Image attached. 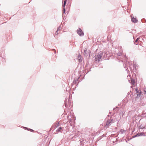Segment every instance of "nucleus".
Returning a JSON list of instances; mask_svg holds the SVG:
<instances>
[{"label": "nucleus", "mask_w": 146, "mask_h": 146, "mask_svg": "<svg viewBox=\"0 0 146 146\" xmlns=\"http://www.w3.org/2000/svg\"><path fill=\"white\" fill-rule=\"evenodd\" d=\"M81 56H80V55L79 56L78 58L79 59L78 60H79V61H80V62L81 61V60H80V59H79V58H80V59L81 58Z\"/></svg>", "instance_id": "obj_23"}, {"label": "nucleus", "mask_w": 146, "mask_h": 146, "mask_svg": "<svg viewBox=\"0 0 146 146\" xmlns=\"http://www.w3.org/2000/svg\"><path fill=\"white\" fill-rule=\"evenodd\" d=\"M145 94L146 93V91H145Z\"/></svg>", "instance_id": "obj_27"}, {"label": "nucleus", "mask_w": 146, "mask_h": 146, "mask_svg": "<svg viewBox=\"0 0 146 146\" xmlns=\"http://www.w3.org/2000/svg\"><path fill=\"white\" fill-rule=\"evenodd\" d=\"M120 132H121V133L123 134L124 132H125V130L124 129H121L120 130Z\"/></svg>", "instance_id": "obj_19"}, {"label": "nucleus", "mask_w": 146, "mask_h": 146, "mask_svg": "<svg viewBox=\"0 0 146 146\" xmlns=\"http://www.w3.org/2000/svg\"><path fill=\"white\" fill-rule=\"evenodd\" d=\"M139 38H138L136 39V40H135V42H134V43L135 42H137V41L138 40H139Z\"/></svg>", "instance_id": "obj_22"}, {"label": "nucleus", "mask_w": 146, "mask_h": 146, "mask_svg": "<svg viewBox=\"0 0 146 146\" xmlns=\"http://www.w3.org/2000/svg\"><path fill=\"white\" fill-rule=\"evenodd\" d=\"M115 120L112 119H108L106 122L104 127L105 128H107L113 123L115 122Z\"/></svg>", "instance_id": "obj_2"}, {"label": "nucleus", "mask_w": 146, "mask_h": 146, "mask_svg": "<svg viewBox=\"0 0 146 146\" xmlns=\"http://www.w3.org/2000/svg\"><path fill=\"white\" fill-rule=\"evenodd\" d=\"M68 104V102H67V100L66 99V100H65V103H64V104H65V107H67V105H68V104Z\"/></svg>", "instance_id": "obj_13"}, {"label": "nucleus", "mask_w": 146, "mask_h": 146, "mask_svg": "<svg viewBox=\"0 0 146 146\" xmlns=\"http://www.w3.org/2000/svg\"><path fill=\"white\" fill-rule=\"evenodd\" d=\"M60 29H61V26H60V25L59 27H58L57 29V31H59L60 30Z\"/></svg>", "instance_id": "obj_20"}, {"label": "nucleus", "mask_w": 146, "mask_h": 146, "mask_svg": "<svg viewBox=\"0 0 146 146\" xmlns=\"http://www.w3.org/2000/svg\"><path fill=\"white\" fill-rule=\"evenodd\" d=\"M104 54H105V53H102V52H99L95 57V61H96L98 60V61H100V59L102 56V55Z\"/></svg>", "instance_id": "obj_3"}, {"label": "nucleus", "mask_w": 146, "mask_h": 146, "mask_svg": "<svg viewBox=\"0 0 146 146\" xmlns=\"http://www.w3.org/2000/svg\"><path fill=\"white\" fill-rule=\"evenodd\" d=\"M102 53H104L105 54H104L102 55V56H103L104 58H107L108 56H109L110 55L109 54V52H102Z\"/></svg>", "instance_id": "obj_5"}, {"label": "nucleus", "mask_w": 146, "mask_h": 146, "mask_svg": "<svg viewBox=\"0 0 146 146\" xmlns=\"http://www.w3.org/2000/svg\"><path fill=\"white\" fill-rule=\"evenodd\" d=\"M124 59H125V58H126V57H125V56H124Z\"/></svg>", "instance_id": "obj_24"}, {"label": "nucleus", "mask_w": 146, "mask_h": 146, "mask_svg": "<svg viewBox=\"0 0 146 146\" xmlns=\"http://www.w3.org/2000/svg\"><path fill=\"white\" fill-rule=\"evenodd\" d=\"M80 78V77H78V78L74 79L73 82L74 84H75L77 83V81H78Z\"/></svg>", "instance_id": "obj_9"}, {"label": "nucleus", "mask_w": 146, "mask_h": 146, "mask_svg": "<svg viewBox=\"0 0 146 146\" xmlns=\"http://www.w3.org/2000/svg\"><path fill=\"white\" fill-rule=\"evenodd\" d=\"M131 19L132 21L134 23H136L137 22V20L136 18H134L133 16H131Z\"/></svg>", "instance_id": "obj_7"}, {"label": "nucleus", "mask_w": 146, "mask_h": 146, "mask_svg": "<svg viewBox=\"0 0 146 146\" xmlns=\"http://www.w3.org/2000/svg\"><path fill=\"white\" fill-rule=\"evenodd\" d=\"M77 32L79 35L82 36L84 35V33L80 28H79L77 30Z\"/></svg>", "instance_id": "obj_4"}, {"label": "nucleus", "mask_w": 146, "mask_h": 146, "mask_svg": "<svg viewBox=\"0 0 146 146\" xmlns=\"http://www.w3.org/2000/svg\"><path fill=\"white\" fill-rule=\"evenodd\" d=\"M135 90L136 91V92L137 93V97L136 98H138L140 96L141 93V92L139 91H138L137 90V88L135 89Z\"/></svg>", "instance_id": "obj_8"}, {"label": "nucleus", "mask_w": 146, "mask_h": 146, "mask_svg": "<svg viewBox=\"0 0 146 146\" xmlns=\"http://www.w3.org/2000/svg\"><path fill=\"white\" fill-rule=\"evenodd\" d=\"M132 87H133V86H131V88H132Z\"/></svg>", "instance_id": "obj_25"}, {"label": "nucleus", "mask_w": 146, "mask_h": 146, "mask_svg": "<svg viewBox=\"0 0 146 146\" xmlns=\"http://www.w3.org/2000/svg\"><path fill=\"white\" fill-rule=\"evenodd\" d=\"M67 0H65L64 3H63V10L62 12V14L63 13H64L65 12V6L66 4V1Z\"/></svg>", "instance_id": "obj_6"}, {"label": "nucleus", "mask_w": 146, "mask_h": 146, "mask_svg": "<svg viewBox=\"0 0 146 146\" xmlns=\"http://www.w3.org/2000/svg\"><path fill=\"white\" fill-rule=\"evenodd\" d=\"M59 33V32H58V31L57 30V31H56L55 33V35H58Z\"/></svg>", "instance_id": "obj_21"}, {"label": "nucleus", "mask_w": 146, "mask_h": 146, "mask_svg": "<svg viewBox=\"0 0 146 146\" xmlns=\"http://www.w3.org/2000/svg\"><path fill=\"white\" fill-rule=\"evenodd\" d=\"M115 108H113V110H115Z\"/></svg>", "instance_id": "obj_26"}, {"label": "nucleus", "mask_w": 146, "mask_h": 146, "mask_svg": "<svg viewBox=\"0 0 146 146\" xmlns=\"http://www.w3.org/2000/svg\"><path fill=\"white\" fill-rule=\"evenodd\" d=\"M138 128L139 129H143L145 128V126H143L142 125H140L138 127Z\"/></svg>", "instance_id": "obj_12"}, {"label": "nucleus", "mask_w": 146, "mask_h": 146, "mask_svg": "<svg viewBox=\"0 0 146 146\" xmlns=\"http://www.w3.org/2000/svg\"><path fill=\"white\" fill-rule=\"evenodd\" d=\"M140 136H145V135L144 133L143 132L140 133Z\"/></svg>", "instance_id": "obj_16"}, {"label": "nucleus", "mask_w": 146, "mask_h": 146, "mask_svg": "<svg viewBox=\"0 0 146 146\" xmlns=\"http://www.w3.org/2000/svg\"><path fill=\"white\" fill-rule=\"evenodd\" d=\"M123 52L122 50L121 49L120 50L119 52L118 53H116V54H115V55H116L117 56H115V57L117 58L118 59H119V60H120L121 61H122L123 62H124L125 63L123 64V66L125 68H126V70L127 69H128L129 67V68H131L130 66L131 65V63L130 62H129L128 61H126V62H125L124 60L123 61V59L121 58H120L119 57H121V55Z\"/></svg>", "instance_id": "obj_1"}, {"label": "nucleus", "mask_w": 146, "mask_h": 146, "mask_svg": "<svg viewBox=\"0 0 146 146\" xmlns=\"http://www.w3.org/2000/svg\"><path fill=\"white\" fill-rule=\"evenodd\" d=\"M131 83L132 86L134 85L135 83V80L134 79H132L131 80Z\"/></svg>", "instance_id": "obj_10"}, {"label": "nucleus", "mask_w": 146, "mask_h": 146, "mask_svg": "<svg viewBox=\"0 0 146 146\" xmlns=\"http://www.w3.org/2000/svg\"><path fill=\"white\" fill-rule=\"evenodd\" d=\"M24 128L25 129H26L28 130H29V131H30L31 132H33L34 131V130H33L32 129H29L28 128H27L25 127H24Z\"/></svg>", "instance_id": "obj_11"}, {"label": "nucleus", "mask_w": 146, "mask_h": 146, "mask_svg": "<svg viewBox=\"0 0 146 146\" xmlns=\"http://www.w3.org/2000/svg\"><path fill=\"white\" fill-rule=\"evenodd\" d=\"M134 68H135V70L138 68V66L135 64H134L133 66Z\"/></svg>", "instance_id": "obj_15"}, {"label": "nucleus", "mask_w": 146, "mask_h": 146, "mask_svg": "<svg viewBox=\"0 0 146 146\" xmlns=\"http://www.w3.org/2000/svg\"><path fill=\"white\" fill-rule=\"evenodd\" d=\"M62 129V128L61 127H59L56 130V131H60Z\"/></svg>", "instance_id": "obj_17"}, {"label": "nucleus", "mask_w": 146, "mask_h": 146, "mask_svg": "<svg viewBox=\"0 0 146 146\" xmlns=\"http://www.w3.org/2000/svg\"><path fill=\"white\" fill-rule=\"evenodd\" d=\"M59 122H57L56 123V124H55V126L56 127H58V126H59Z\"/></svg>", "instance_id": "obj_18"}, {"label": "nucleus", "mask_w": 146, "mask_h": 146, "mask_svg": "<svg viewBox=\"0 0 146 146\" xmlns=\"http://www.w3.org/2000/svg\"><path fill=\"white\" fill-rule=\"evenodd\" d=\"M139 136H140V133H137V134L136 135H134L133 136V137L134 138V137H139Z\"/></svg>", "instance_id": "obj_14"}]
</instances>
